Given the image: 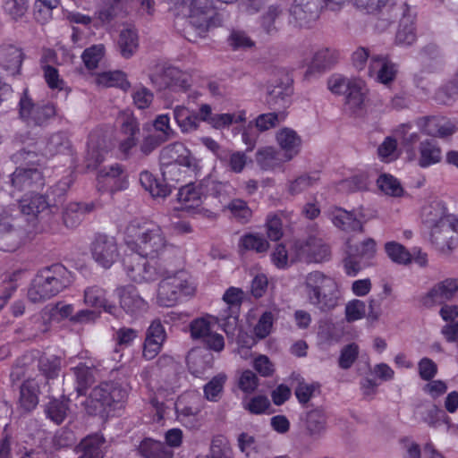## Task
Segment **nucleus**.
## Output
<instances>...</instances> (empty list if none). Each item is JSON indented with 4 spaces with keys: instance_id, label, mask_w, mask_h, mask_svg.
<instances>
[{
    "instance_id": "obj_1",
    "label": "nucleus",
    "mask_w": 458,
    "mask_h": 458,
    "mask_svg": "<svg viewBox=\"0 0 458 458\" xmlns=\"http://www.w3.org/2000/svg\"><path fill=\"white\" fill-rule=\"evenodd\" d=\"M127 243L134 251L151 260L174 265L179 250L169 243L161 227L156 224L131 221L126 227Z\"/></svg>"
},
{
    "instance_id": "obj_2",
    "label": "nucleus",
    "mask_w": 458,
    "mask_h": 458,
    "mask_svg": "<svg viewBox=\"0 0 458 458\" xmlns=\"http://www.w3.org/2000/svg\"><path fill=\"white\" fill-rule=\"evenodd\" d=\"M421 219L430 228L431 240L442 252L449 254L457 245L458 237L455 219L447 214L446 208L441 202H432L421 211Z\"/></svg>"
},
{
    "instance_id": "obj_3",
    "label": "nucleus",
    "mask_w": 458,
    "mask_h": 458,
    "mask_svg": "<svg viewBox=\"0 0 458 458\" xmlns=\"http://www.w3.org/2000/svg\"><path fill=\"white\" fill-rule=\"evenodd\" d=\"M72 284V273L61 263L38 271L28 289V299L33 303L56 296Z\"/></svg>"
},
{
    "instance_id": "obj_4",
    "label": "nucleus",
    "mask_w": 458,
    "mask_h": 458,
    "mask_svg": "<svg viewBox=\"0 0 458 458\" xmlns=\"http://www.w3.org/2000/svg\"><path fill=\"white\" fill-rule=\"evenodd\" d=\"M304 292L309 302L321 311H329L338 304L335 281L321 271H312L305 276Z\"/></svg>"
},
{
    "instance_id": "obj_5",
    "label": "nucleus",
    "mask_w": 458,
    "mask_h": 458,
    "mask_svg": "<svg viewBox=\"0 0 458 458\" xmlns=\"http://www.w3.org/2000/svg\"><path fill=\"white\" fill-rule=\"evenodd\" d=\"M126 397L127 391L118 383L103 382L91 390L86 410L90 415L107 416L110 410L115 409Z\"/></svg>"
},
{
    "instance_id": "obj_6",
    "label": "nucleus",
    "mask_w": 458,
    "mask_h": 458,
    "mask_svg": "<svg viewBox=\"0 0 458 458\" xmlns=\"http://www.w3.org/2000/svg\"><path fill=\"white\" fill-rule=\"evenodd\" d=\"M169 273L163 276L158 284L157 301L163 307L174 306L182 297L191 296L195 292V287L189 281V276L182 270L174 271L173 265H166Z\"/></svg>"
},
{
    "instance_id": "obj_7",
    "label": "nucleus",
    "mask_w": 458,
    "mask_h": 458,
    "mask_svg": "<svg viewBox=\"0 0 458 458\" xmlns=\"http://www.w3.org/2000/svg\"><path fill=\"white\" fill-rule=\"evenodd\" d=\"M159 162L164 181H178L173 173L178 166H185L191 170L198 168V161L191 150L182 142H174L164 147L159 153Z\"/></svg>"
},
{
    "instance_id": "obj_8",
    "label": "nucleus",
    "mask_w": 458,
    "mask_h": 458,
    "mask_svg": "<svg viewBox=\"0 0 458 458\" xmlns=\"http://www.w3.org/2000/svg\"><path fill=\"white\" fill-rule=\"evenodd\" d=\"M147 258L135 252L124 259V269L131 281L138 284L152 282L169 273L165 264L155 260L151 264Z\"/></svg>"
},
{
    "instance_id": "obj_9",
    "label": "nucleus",
    "mask_w": 458,
    "mask_h": 458,
    "mask_svg": "<svg viewBox=\"0 0 458 458\" xmlns=\"http://www.w3.org/2000/svg\"><path fill=\"white\" fill-rule=\"evenodd\" d=\"M20 118L28 126H44L56 115V108L53 103H34L24 89L19 100Z\"/></svg>"
},
{
    "instance_id": "obj_10",
    "label": "nucleus",
    "mask_w": 458,
    "mask_h": 458,
    "mask_svg": "<svg viewBox=\"0 0 458 458\" xmlns=\"http://www.w3.org/2000/svg\"><path fill=\"white\" fill-rule=\"evenodd\" d=\"M214 14L212 3L208 0H193V9L187 18L189 26L185 29V37L189 41L205 38L210 27Z\"/></svg>"
},
{
    "instance_id": "obj_11",
    "label": "nucleus",
    "mask_w": 458,
    "mask_h": 458,
    "mask_svg": "<svg viewBox=\"0 0 458 458\" xmlns=\"http://www.w3.org/2000/svg\"><path fill=\"white\" fill-rule=\"evenodd\" d=\"M292 262L319 263L330 258V247L322 239L309 236L306 240L296 241L293 247Z\"/></svg>"
},
{
    "instance_id": "obj_12",
    "label": "nucleus",
    "mask_w": 458,
    "mask_h": 458,
    "mask_svg": "<svg viewBox=\"0 0 458 458\" xmlns=\"http://www.w3.org/2000/svg\"><path fill=\"white\" fill-rule=\"evenodd\" d=\"M43 185V174L37 167L19 166L8 176L3 184V189L14 196L16 191H33Z\"/></svg>"
},
{
    "instance_id": "obj_13",
    "label": "nucleus",
    "mask_w": 458,
    "mask_h": 458,
    "mask_svg": "<svg viewBox=\"0 0 458 458\" xmlns=\"http://www.w3.org/2000/svg\"><path fill=\"white\" fill-rule=\"evenodd\" d=\"M216 324L215 318H198L190 323V332L192 339L201 340L208 350L220 352L225 348V339L214 331Z\"/></svg>"
},
{
    "instance_id": "obj_14",
    "label": "nucleus",
    "mask_w": 458,
    "mask_h": 458,
    "mask_svg": "<svg viewBox=\"0 0 458 458\" xmlns=\"http://www.w3.org/2000/svg\"><path fill=\"white\" fill-rule=\"evenodd\" d=\"M90 253L99 266L109 268L119 258L115 238L106 233L95 234L90 243Z\"/></svg>"
},
{
    "instance_id": "obj_15",
    "label": "nucleus",
    "mask_w": 458,
    "mask_h": 458,
    "mask_svg": "<svg viewBox=\"0 0 458 458\" xmlns=\"http://www.w3.org/2000/svg\"><path fill=\"white\" fill-rule=\"evenodd\" d=\"M391 12L395 18L401 16L395 35V43L403 47L412 45L417 38L415 15L411 13L410 7L405 3L393 5Z\"/></svg>"
},
{
    "instance_id": "obj_16",
    "label": "nucleus",
    "mask_w": 458,
    "mask_h": 458,
    "mask_svg": "<svg viewBox=\"0 0 458 458\" xmlns=\"http://www.w3.org/2000/svg\"><path fill=\"white\" fill-rule=\"evenodd\" d=\"M324 4L325 0H294L290 15L295 25L301 28L309 27L318 20Z\"/></svg>"
},
{
    "instance_id": "obj_17",
    "label": "nucleus",
    "mask_w": 458,
    "mask_h": 458,
    "mask_svg": "<svg viewBox=\"0 0 458 458\" xmlns=\"http://www.w3.org/2000/svg\"><path fill=\"white\" fill-rule=\"evenodd\" d=\"M458 291V280L447 278L436 284L425 295L420 298V303L427 309L442 305L452 300Z\"/></svg>"
},
{
    "instance_id": "obj_18",
    "label": "nucleus",
    "mask_w": 458,
    "mask_h": 458,
    "mask_svg": "<svg viewBox=\"0 0 458 458\" xmlns=\"http://www.w3.org/2000/svg\"><path fill=\"white\" fill-rule=\"evenodd\" d=\"M108 444L100 433L89 434L74 447L78 458H105Z\"/></svg>"
},
{
    "instance_id": "obj_19",
    "label": "nucleus",
    "mask_w": 458,
    "mask_h": 458,
    "mask_svg": "<svg viewBox=\"0 0 458 458\" xmlns=\"http://www.w3.org/2000/svg\"><path fill=\"white\" fill-rule=\"evenodd\" d=\"M418 126L428 135L445 138L453 135L456 131V126L445 116L421 117L417 122Z\"/></svg>"
},
{
    "instance_id": "obj_20",
    "label": "nucleus",
    "mask_w": 458,
    "mask_h": 458,
    "mask_svg": "<svg viewBox=\"0 0 458 458\" xmlns=\"http://www.w3.org/2000/svg\"><path fill=\"white\" fill-rule=\"evenodd\" d=\"M121 308L130 315H140L145 312L148 302L140 297L137 289L132 285H127L117 289Z\"/></svg>"
},
{
    "instance_id": "obj_21",
    "label": "nucleus",
    "mask_w": 458,
    "mask_h": 458,
    "mask_svg": "<svg viewBox=\"0 0 458 458\" xmlns=\"http://www.w3.org/2000/svg\"><path fill=\"white\" fill-rule=\"evenodd\" d=\"M165 337V331L160 320H154L146 333L143 357L148 360L154 359L159 353Z\"/></svg>"
},
{
    "instance_id": "obj_22",
    "label": "nucleus",
    "mask_w": 458,
    "mask_h": 458,
    "mask_svg": "<svg viewBox=\"0 0 458 458\" xmlns=\"http://www.w3.org/2000/svg\"><path fill=\"white\" fill-rule=\"evenodd\" d=\"M140 132V123L137 118L132 114L124 115L121 124V133L124 138L119 144V150L123 155L128 157L131 149L137 146Z\"/></svg>"
},
{
    "instance_id": "obj_23",
    "label": "nucleus",
    "mask_w": 458,
    "mask_h": 458,
    "mask_svg": "<svg viewBox=\"0 0 458 458\" xmlns=\"http://www.w3.org/2000/svg\"><path fill=\"white\" fill-rule=\"evenodd\" d=\"M24 54L22 49L13 44L0 45V66L12 75L19 74Z\"/></svg>"
},
{
    "instance_id": "obj_24",
    "label": "nucleus",
    "mask_w": 458,
    "mask_h": 458,
    "mask_svg": "<svg viewBox=\"0 0 458 458\" xmlns=\"http://www.w3.org/2000/svg\"><path fill=\"white\" fill-rule=\"evenodd\" d=\"M276 140L280 147V150L290 161L296 157L301 148V138L292 128L284 127L276 134Z\"/></svg>"
},
{
    "instance_id": "obj_25",
    "label": "nucleus",
    "mask_w": 458,
    "mask_h": 458,
    "mask_svg": "<svg viewBox=\"0 0 458 458\" xmlns=\"http://www.w3.org/2000/svg\"><path fill=\"white\" fill-rule=\"evenodd\" d=\"M19 208L22 215L29 216L26 220L30 225L29 231H30L37 226V216L47 208V201L44 199L43 194H33L30 197L22 198L20 200Z\"/></svg>"
},
{
    "instance_id": "obj_26",
    "label": "nucleus",
    "mask_w": 458,
    "mask_h": 458,
    "mask_svg": "<svg viewBox=\"0 0 458 458\" xmlns=\"http://www.w3.org/2000/svg\"><path fill=\"white\" fill-rule=\"evenodd\" d=\"M302 420L308 436L313 439L320 438L327 431V418L321 408L318 407L306 411Z\"/></svg>"
},
{
    "instance_id": "obj_27",
    "label": "nucleus",
    "mask_w": 458,
    "mask_h": 458,
    "mask_svg": "<svg viewBox=\"0 0 458 458\" xmlns=\"http://www.w3.org/2000/svg\"><path fill=\"white\" fill-rule=\"evenodd\" d=\"M94 209L95 204L93 202H73L68 204L63 213L64 225L71 229L77 227L85 216L94 211Z\"/></svg>"
},
{
    "instance_id": "obj_28",
    "label": "nucleus",
    "mask_w": 458,
    "mask_h": 458,
    "mask_svg": "<svg viewBox=\"0 0 458 458\" xmlns=\"http://www.w3.org/2000/svg\"><path fill=\"white\" fill-rule=\"evenodd\" d=\"M204 179L198 182H190L182 186L177 193V199L185 205V208L198 207L206 198L204 187Z\"/></svg>"
},
{
    "instance_id": "obj_29",
    "label": "nucleus",
    "mask_w": 458,
    "mask_h": 458,
    "mask_svg": "<svg viewBox=\"0 0 458 458\" xmlns=\"http://www.w3.org/2000/svg\"><path fill=\"white\" fill-rule=\"evenodd\" d=\"M139 454L143 458H173L174 451L164 442L146 437L137 447Z\"/></svg>"
},
{
    "instance_id": "obj_30",
    "label": "nucleus",
    "mask_w": 458,
    "mask_h": 458,
    "mask_svg": "<svg viewBox=\"0 0 458 458\" xmlns=\"http://www.w3.org/2000/svg\"><path fill=\"white\" fill-rule=\"evenodd\" d=\"M214 364V356L208 351L192 350L187 356V365L192 375L201 377Z\"/></svg>"
},
{
    "instance_id": "obj_31",
    "label": "nucleus",
    "mask_w": 458,
    "mask_h": 458,
    "mask_svg": "<svg viewBox=\"0 0 458 458\" xmlns=\"http://www.w3.org/2000/svg\"><path fill=\"white\" fill-rule=\"evenodd\" d=\"M288 161L282 151L274 147L262 148L256 153V162L265 171L281 167L284 163Z\"/></svg>"
},
{
    "instance_id": "obj_32",
    "label": "nucleus",
    "mask_w": 458,
    "mask_h": 458,
    "mask_svg": "<svg viewBox=\"0 0 458 458\" xmlns=\"http://www.w3.org/2000/svg\"><path fill=\"white\" fill-rule=\"evenodd\" d=\"M377 71V79L383 84H388L395 79L396 65L382 55H372L369 65V74Z\"/></svg>"
},
{
    "instance_id": "obj_33",
    "label": "nucleus",
    "mask_w": 458,
    "mask_h": 458,
    "mask_svg": "<svg viewBox=\"0 0 458 458\" xmlns=\"http://www.w3.org/2000/svg\"><path fill=\"white\" fill-rule=\"evenodd\" d=\"M419 153L418 165L422 168L436 165L442 160L441 148L434 140L421 141L419 146Z\"/></svg>"
},
{
    "instance_id": "obj_34",
    "label": "nucleus",
    "mask_w": 458,
    "mask_h": 458,
    "mask_svg": "<svg viewBox=\"0 0 458 458\" xmlns=\"http://www.w3.org/2000/svg\"><path fill=\"white\" fill-rule=\"evenodd\" d=\"M71 150V141L63 131L50 135L45 141L42 154L46 157H54L61 154H68Z\"/></svg>"
},
{
    "instance_id": "obj_35",
    "label": "nucleus",
    "mask_w": 458,
    "mask_h": 458,
    "mask_svg": "<svg viewBox=\"0 0 458 458\" xmlns=\"http://www.w3.org/2000/svg\"><path fill=\"white\" fill-rule=\"evenodd\" d=\"M332 222L335 226L347 233L363 231L361 221L352 211H347L343 208L337 209L332 215Z\"/></svg>"
},
{
    "instance_id": "obj_36",
    "label": "nucleus",
    "mask_w": 458,
    "mask_h": 458,
    "mask_svg": "<svg viewBox=\"0 0 458 458\" xmlns=\"http://www.w3.org/2000/svg\"><path fill=\"white\" fill-rule=\"evenodd\" d=\"M364 83L356 80L345 93V108L353 114H359L364 108Z\"/></svg>"
},
{
    "instance_id": "obj_37",
    "label": "nucleus",
    "mask_w": 458,
    "mask_h": 458,
    "mask_svg": "<svg viewBox=\"0 0 458 458\" xmlns=\"http://www.w3.org/2000/svg\"><path fill=\"white\" fill-rule=\"evenodd\" d=\"M140 182L154 198H165L172 191V186L167 182L159 181L148 171H143L140 174Z\"/></svg>"
},
{
    "instance_id": "obj_38",
    "label": "nucleus",
    "mask_w": 458,
    "mask_h": 458,
    "mask_svg": "<svg viewBox=\"0 0 458 458\" xmlns=\"http://www.w3.org/2000/svg\"><path fill=\"white\" fill-rule=\"evenodd\" d=\"M174 119L182 132L188 133L199 127L198 114L184 106H176L173 110Z\"/></svg>"
},
{
    "instance_id": "obj_39",
    "label": "nucleus",
    "mask_w": 458,
    "mask_h": 458,
    "mask_svg": "<svg viewBox=\"0 0 458 458\" xmlns=\"http://www.w3.org/2000/svg\"><path fill=\"white\" fill-rule=\"evenodd\" d=\"M117 46L123 57L126 59L131 58L139 47L137 32L132 29L123 30L119 34Z\"/></svg>"
},
{
    "instance_id": "obj_40",
    "label": "nucleus",
    "mask_w": 458,
    "mask_h": 458,
    "mask_svg": "<svg viewBox=\"0 0 458 458\" xmlns=\"http://www.w3.org/2000/svg\"><path fill=\"white\" fill-rule=\"evenodd\" d=\"M338 51L327 47L319 49L314 54L310 69L318 72L328 70L338 62Z\"/></svg>"
},
{
    "instance_id": "obj_41",
    "label": "nucleus",
    "mask_w": 458,
    "mask_h": 458,
    "mask_svg": "<svg viewBox=\"0 0 458 458\" xmlns=\"http://www.w3.org/2000/svg\"><path fill=\"white\" fill-rule=\"evenodd\" d=\"M72 370L76 378V389L78 394L81 395L85 394L86 389L94 382V366L80 363L78 366L72 368Z\"/></svg>"
},
{
    "instance_id": "obj_42",
    "label": "nucleus",
    "mask_w": 458,
    "mask_h": 458,
    "mask_svg": "<svg viewBox=\"0 0 458 458\" xmlns=\"http://www.w3.org/2000/svg\"><path fill=\"white\" fill-rule=\"evenodd\" d=\"M4 13L13 21H22L29 10V0H2Z\"/></svg>"
},
{
    "instance_id": "obj_43",
    "label": "nucleus",
    "mask_w": 458,
    "mask_h": 458,
    "mask_svg": "<svg viewBox=\"0 0 458 458\" xmlns=\"http://www.w3.org/2000/svg\"><path fill=\"white\" fill-rule=\"evenodd\" d=\"M34 363L35 359L31 354L25 353L18 357L11 368L10 380L12 384L14 385L24 378Z\"/></svg>"
},
{
    "instance_id": "obj_44",
    "label": "nucleus",
    "mask_w": 458,
    "mask_h": 458,
    "mask_svg": "<svg viewBox=\"0 0 458 458\" xmlns=\"http://www.w3.org/2000/svg\"><path fill=\"white\" fill-rule=\"evenodd\" d=\"M97 83L104 87H117L124 91L131 88V83L127 81L125 74L120 71L106 72L98 75Z\"/></svg>"
},
{
    "instance_id": "obj_45",
    "label": "nucleus",
    "mask_w": 458,
    "mask_h": 458,
    "mask_svg": "<svg viewBox=\"0 0 458 458\" xmlns=\"http://www.w3.org/2000/svg\"><path fill=\"white\" fill-rule=\"evenodd\" d=\"M226 379L224 373L213 377L203 387L205 398L210 402H217L222 396Z\"/></svg>"
},
{
    "instance_id": "obj_46",
    "label": "nucleus",
    "mask_w": 458,
    "mask_h": 458,
    "mask_svg": "<svg viewBox=\"0 0 458 458\" xmlns=\"http://www.w3.org/2000/svg\"><path fill=\"white\" fill-rule=\"evenodd\" d=\"M204 190L206 191V197L212 196L217 198L222 202L231 194L233 188L228 182H221L215 181L211 177L204 178Z\"/></svg>"
},
{
    "instance_id": "obj_47",
    "label": "nucleus",
    "mask_w": 458,
    "mask_h": 458,
    "mask_svg": "<svg viewBox=\"0 0 458 458\" xmlns=\"http://www.w3.org/2000/svg\"><path fill=\"white\" fill-rule=\"evenodd\" d=\"M69 188L67 182L60 181L55 185L50 187L46 194H43L44 199L47 201V208H57L62 205L65 199V194Z\"/></svg>"
},
{
    "instance_id": "obj_48",
    "label": "nucleus",
    "mask_w": 458,
    "mask_h": 458,
    "mask_svg": "<svg viewBox=\"0 0 458 458\" xmlns=\"http://www.w3.org/2000/svg\"><path fill=\"white\" fill-rule=\"evenodd\" d=\"M68 409L66 401L54 399L47 404L45 412L47 417L55 424H61L67 416Z\"/></svg>"
},
{
    "instance_id": "obj_49",
    "label": "nucleus",
    "mask_w": 458,
    "mask_h": 458,
    "mask_svg": "<svg viewBox=\"0 0 458 458\" xmlns=\"http://www.w3.org/2000/svg\"><path fill=\"white\" fill-rule=\"evenodd\" d=\"M239 246L245 250H255L258 253H262L268 250L269 243L262 236L247 233L241 237Z\"/></svg>"
},
{
    "instance_id": "obj_50",
    "label": "nucleus",
    "mask_w": 458,
    "mask_h": 458,
    "mask_svg": "<svg viewBox=\"0 0 458 458\" xmlns=\"http://www.w3.org/2000/svg\"><path fill=\"white\" fill-rule=\"evenodd\" d=\"M285 118L284 112L261 114L255 119V124L259 131H265L278 126Z\"/></svg>"
},
{
    "instance_id": "obj_51",
    "label": "nucleus",
    "mask_w": 458,
    "mask_h": 458,
    "mask_svg": "<svg viewBox=\"0 0 458 458\" xmlns=\"http://www.w3.org/2000/svg\"><path fill=\"white\" fill-rule=\"evenodd\" d=\"M319 173L312 172L309 174H303L293 181L289 186V191L292 194H299L303 191L312 187L319 181Z\"/></svg>"
},
{
    "instance_id": "obj_52",
    "label": "nucleus",
    "mask_w": 458,
    "mask_h": 458,
    "mask_svg": "<svg viewBox=\"0 0 458 458\" xmlns=\"http://www.w3.org/2000/svg\"><path fill=\"white\" fill-rule=\"evenodd\" d=\"M226 208L231 212L232 216L241 223L249 222L252 216V211L247 202L242 199L230 200Z\"/></svg>"
},
{
    "instance_id": "obj_53",
    "label": "nucleus",
    "mask_w": 458,
    "mask_h": 458,
    "mask_svg": "<svg viewBox=\"0 0 458 458\" xmlns=\"http://www.w3.org/2000/svg\"><path fill=\"white\" fill-rule=\"evenodd\" d=\"M105 51L106 48L103 44L93 45L86 48L81 55V58L85 66L89 70L97 68L98 63L105 55Z\"/></svg>"
},
{
    "instance_id": "obj_54",
    "label": "nucleus",
    "mask_w": 458,
    "mask_h": 458,
    "mask_svg": "<svg viewBox=\"0 0 458 458\" xmlns=\"http://www.w3.org/2000/svg\"><path fill=\"white\" fill-rule=\"evenodd\" d=\"M38 148L35 143H31L28 145V148H21L17 150L12 156V159L14 163L22 165H31L30 167H35L34 165L38 162Z\"/></svg>"
},
{
    "instance_id": "obj_55",
    "label": "nucleus",
    "mask_w": 458,
    "mask_h": 458,
    "mask_svg": "<svg viewBox=\"0 0 458 458\" xmlns=\"http://www.w3.org/2000/svg\"><path fill=\"white\" fill-rule=\"evenodd\" d=\"M38 367L46 377L55 378L61 369V360L55 355L42 356L38 361Z\"/></svg>"
},
{
    "instance_id": "obj_56",
    "label": "nucleus",
    "mask_w": 458,
    "mask_h": 458,
    "mask_svg": "<svg viewBox=\"0 0 458 458\" xmlns=\"http://www.w3.org/2000/svg\"><path fill=\"white\" fill-rule=\"evenodd\" d=\"M345 245L346 253H350L351 255H357L360 258L369 259L373 257L374 253L376 252V242L371 238H368L362 242L360 246L352 244L351 239H348L345 242Z\"/></svg>"
},
{
    "instance_id": "obj_57",
    "label": "nucleus",
    "mask_w": 458,
    "mask_h": 458,
    "mask_svg": "<svg viewBox=\"0 0 458 458\" xmlns=\"http://www.w3.org/2000/svg\"><path fill=\"white\" fill-rule=\"evenodd\" d=\"M377 182L379 189L386 195L400 197L403 193L401 183L391 174H381Z\"/></svg>"
},
{
    "instance_id": "obj_58",
    "label": "nucleus",
    "mask_w": 458,
    "mask_h": 458,
    "mask_svg": "<svg viewBox=\"0 0 458 458\" xmlns=\"http://www.w3.org/2000/svg\"><path fill=\"white\" fill-rule=\"evenodd\" d=\"M385 249L387 256L395 263L406 265L411 261V254L400 243L387 242Z\"/></svg>"
},
{
    "instance_id": "obj_59",
    "label": "nucleus",
    "mask_w": 458,
    "mask_h": 458,
    "mask_svg": "<svg viewBox=\"0 0 458 458\" xmlns=\"http://www.w3.org/2000/svg\"><path fill=\"white\" fill-rule=\"evenodd\" d=\"M24 272L22 270H17L6 276L0 285V300L3 303L0 305V309L3 308L4 304L12 297L13 293L17 289V280L21 278Z\"/></svg>"
},
{
    "instance_id": "obj_60",
    "label": "nucleus",
    "mask_w": 458,
    "mask_h": 458,
    "mask_svg": "<svg viewBox=\"0 0 458 458\" xmlns=\"http://www.w3.org/2000/svg\"><path fill=\"white\" fill-rule=\"evenodd\" d=\"M38 399L31 386L30 380H25L20 386V403L26 411H31L38 404Z\"/></svg>"
},
{
    "instance_id": "obj_61",
    "label": "nucleus",
    "mask_w": 458,
    "mask_h": 458,
    "mask_svg": "<svg viewBox=\"0 0 458 458\" xmlns=\"http://www.w3.org/2000/svg\"><path fill=\"white\" fill-rule=\"evenodd\" d=\"M283 15V9L279 5H271L261 18V25L267 34L277 31L276 21Z\"/></svg>"
},
{
    "instance_id": "obj_62",
    "label": "nucleus",
    "mask_w": 458,
    "mask_h": 458,
    "mask_svg": "<svg viewBox=\"0 0 458 458\" xmlns=\"http://www.w3.org/2000/svg\"><path fill=\"white\" fill-rule=\"evenodd\" d=\"M242 406L250 413L259 415L266 413L271 407V403L267 396L257 395L248 401H243Z\"/></svg>"
},
{
    "instance_id": "obj_63",
    "label": "nucleus",
    "mask_w": 458,
    "mask_h": 458,
    "mask_svg": "<svg viewBox=\"0 0 458 458\" xmlns=\"http://www.w3.org/2000/svg\"><path fill=\"white\" fill-rule=\"evenodd\" d=\"M228 45L233 50L250 48L254 46V41L241 30H232L227 38Z\"/></svg>"
},
{
    "instance_id": "obj_64",
    "label": "nucleus",
    "mask_w": 458,
    "mask_h": 458,
    "mask_svg": "<svg viewBox=\"0 0 458 458\" xmlns=\"http://www.w3.org/2000/svg\"><path fill=\"white\" fill-rule=\"evenodd\" d=\"M359 352V346L355 343L344 346L338 359L339 367L343 369H350L357 360Z\"/></svg>"
}]
</instances>
